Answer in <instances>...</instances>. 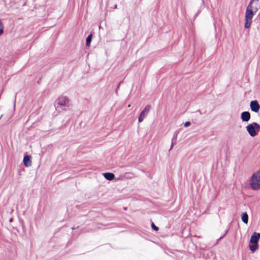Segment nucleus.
<instances>
[{"instance_id": "21", "label": "nucleus", "mask_w": 260, "mask_h": 260, "mask_svg": "<svg viewBox=\"0 0 260 260\" xmlns=\"http://www.w3.org/2000/svg\"><path fill=\"white\" fill-rule=\"evenodd\" d=\"M191 124V123L190 121H186L184 124V127H188L189 126V125H190Z\"/></svg>"}, {"instance_id": "13", "label": "nucleus", "mask_w": 260, "mask_h": 260, "mask_svg": "<svg viewBox=\"0 0 260 260\" xmlns=\"http://www.w3.org/2000/svg\"><path fill=\"white\" fill-rule=\"evenodd\" d=\"M150 108H151V106L150 105H148L145 107L144 110L140 113H141L142 115H145V116L146 117L149 111L150 110Z\"/></svg>"}, {"instance_id": "1", "label": "nucleus", "mask_w": 260, "mask_h": 260, "mask_svg": "<svg viewBox=\"0 0 260 260\" xmlns=\"http://www.w3.org/2000/svg\"><path fill=\"white\" fill-rule=\"evenodd\" d=\"M70 101L69 98L66 96H61L57 99L54 106L57 111L60 112L67 110L70 107Z\"/></svg>"}, {"instance_id": "23", "label": "nucleus", "mask_w": 260, "mask_h": 260, "mask_svg": "<svg viewBox=\"0 0 260 260\" xmlns=\"http://www.w3.org/2000/svg\"><path fill=\"white\" fill-rule=\"evenodd\" d=\"M120 83H121V82H120V83H119V85H118L117 86V88H118L119 87V85H120Z\"/></svg>"}, {"instance_id": "24", "label": "nucleus", "mask_w": 260, "mask_h": 260, "mask_svg": "<svg viewBox=\"0 0 260 260\" xmlns=\"http://www.w3.org/2000/svg\"><path fill=\"white\" fill-rule=\"evenodd\" d=\"M117 8V5H116L114 7V8Z\"/></svg>"}, {"instance_id": "16", "label": "nucleus", "mask_w": 260, "mask_h": 260, "mask_svg": "<svg viewBox=\"0 0 260 260\" xmlns=\"http://www.w3.org/2000/svg\"><path fill=\"white\" fill-rule=\"evenodd\" d=\"M145 117L146 116H145V115H142V114L140 113L138 118L139 122H141Z\"/></svg>"}, {"instance_id": "18", "label": "nucleus", "mask_w": 260, "mask_h": 260, "mask_svg": "<svg viewBox=\"0 0 260 260\" xmlns=\"http://www.w3.org/2000/svg\"><path fill=\"white\" fill-rule=\"evenodd\" d=\"M151 227L155 231H157L159 229L156 226L153 222H152L151 224Z\"/></svg>"}, {"instance_id": "8", "label": "nucleus", "mask_w": 260, "mask_h": 260, "mask_svg": "<svg viewBox=\"0 0 260 260\" xmlns=\"http://www.w3.org/2000/svg\"><path fill=\"white\" fill-rule=\"evenodd\" d=\"M250 117V113L248 111L243 112L241 114V118L243 122L248 121Z\"/></svg>"}, {"instance_id": "2", "label": "nucleus", "mask_w": 260, "mask_h": 260, "mask_svg": "<svg viewBox=\"0 0 260 260\" xmlns=\"http://www.w3.org/2000/svg\"><path fill=\"white\" fill-rule=\"evenodd\" d=\"M250 185L254 190L260 189V170L254 173L250 178Z\"/></svg>"}, {"instance_id": "17", "label": "nucleus", "mask_w": 260, "mask_h": 260, "mask_svg": "<svg viewBox=\"0 0 260 260\" xmlns=\"http://www.w3.org/2000/svg\"><path fill=\"white\" fill-rule=\"evenodd\" d=\"M177 140L172 139L171 140V145L169 151H170L173 147V146L176 144Z\"/></svg>"}, {"instance_id": "15", "label": "nucleus", "mask_w": 260, "mask_h": 260, "mask_svg": "<svg viewBox=\"0 0 260 260\" xmlns=\"http://www.w3.org/2000/svg\"><path fill=\"white\" fill-rule=\"evenodd\" d=\"M4 32V26L2 22V21L0 20V36H1Z\"/></svg>"}, {"instance_id": "4", "label": "nucleus", "mask_w": 260, "mask_h": 260, "mask_svg": "<svg viewBox=\"0 0 260 260\" xmlns=\"http://www.w3.org/2000/svg\"><path fill=\"white\" fill-rule=\"evenodd\" d=\"M255 12L251 11L248 7L246 8L245 17V24L244 27L245 28H249L252 23V19Z\"/></svg>"}, {"instance_id": "19", "label": "nucleus", "mask_w": 260, "mask_h": 260, "mask_svg": "<svg viewBox=\"0 0 260 260\" xmlns=\"http://www.w3.org/2000/svg\"><path fill=\"white\" fill-rule=\"evenodd\" d=\"M177 135H178V133L175 132L174 134L173 137L172 138V139L177 140Z\"/></svg>"}, {"instance_id": "14", "label": "nucleus", "mask_w": 260, "mask_h": 260, "mask_svg": "<svg viewBox=\"0 0 260 260\" xmlns=\"http://www.w3.org/2000/svg\"><path fill=\"white\" fill-rule=\"evenodd\" d=\"M92 37V35L90 34V35H88V37H87V38L86 39V44L87 46H90V43L91 41Z\"/></svg>"}, {"instance_id": "11", "label": "nucleus", "mask_w": 260, "mask_h": 260, "mask_svg": "<svg viewBox=\"0 0 260 260\" xmlns=\"http://www.w3.org/2000/svg\"><path fill=\"white\" fill-rule=\"evenodd\" d=\"M258 247L259 246L258 243H252V244L249 245V249L252 252H254L255 251L257 250L258 249Z\"/></svg>"}, {"instance_id": "22", "label": "nucleus", "mask_w": 260, "mask_h": 260, "mask_svg": "<svg viewBox=\"0 0 260 260\" xmlns=\"http://www.w3.org/2000/svg\"><path fill=\"white\" fill-rule=\"evenodd\" d=\"M16 96V95H15V96ZM15 101H16V98H15V100H14V108H15Z\"/></svg>"}, {"instance_id": "25", "label": "nucleus", "mask_w": 260, "mask_h": 260, "mask_svg": "<svg viewBox=\"0 0 260 260\" xmlns=\"http://www.w3.org/2000/svg\"><path fill=\"white\" fill-rule=\"evenodd\" d=\"M12 219H10V221H12Z\"/></svg>"}, {"instance_id": "6", "label": "nucleus", "mask_w": 260, "mask_h": 260, "mask_svg": "<svg viewBox=\"0 0 260 260\" xmlns=\"http://www.w3.org/2000/svg\"><path fill=\"white\" fill-rule=\"evenodd\" d=\"M250 107L252 111L257 113L260 109V105L257 101L254 100L251 101L250 103Z\"/></svg>"}, {"instance_id": "12", "label": "nucleus", "mask_w": 260, "mask_h": 260, "mask_svg": "<svg viewBox=\"0 0 260 260\" xmlns=\"http://www.w3.org/2000/svg\"><path fill=\"white\" fill-rule=\"evenodd\" d=\"M242 221L245 224H247L248 222V215L246 212L242 213L241 216Z\"/></svg>"}, {"instance_id": "5", "label": "nucleus", "mask_w": 260, "mask_h": 260, "mask_svg": "<svg viewBox=\"0 0 260 260\" xmlns=\"http://www.w3.org/2000/svg\"><path fill=\"white\" fill-rule=\"evenodd\" d=\"M247 7L256 13L260 9V4L258 0H251Z\"/></svg>"}, {"instance_id": "7", "label": "nucleus", "mask_w": 260, "mask_h": 260, "mask_svg": "<svg viewBox=\"0 0 260 260\" xmlns=\"http://www.w3.org/2000/svg\"><path fill=\"white\" fill-rule=\"evenodd\" d=\"M260 239V233L257 232H254L250 238V243H258V242Z\"/></svg>"}, {"instance_id": "10", "label": "nucleus", "mask_w": 260, "mask_h": 260, "mask_svg": "<svg viewBox=\"0 0 260 260\" xmlns=\"http://www.w3.org/2000/svg\"><path fill=\"white\" fill-rule=\"evenodd\" d=\"M103 175L106 179L109 181H111L115 178V175L112 173H105L103 174Z\"/></svg>"}, {"instance_id": "20", "label": "nucleus", "mask_w": 260, "mask_h": 260, "mask_svg": "<svg viewBox=\"0 0 260 260\" xmlns=\"http://www.w3.org/2000/svg\"><path fill=\"white\" fill-rule=\"evenodd\" d=\"M228 230H226L225 231V232L224 233V234L222 236H221L218 240H217V242L219 241V240H220L221 239H222L224 236L225 235L228 233Z\"/></svg>"}, {"instance_id": "9", "label": "nucleus", "mask_w": 260, "mask_h": 260, "mask_svg": "<svg viewBox=\"0 0 260 260\" xmlns=\"http://www.w3.org/2000/svg\"><path fill=\"white\" fill-rule=\"evenodd\" d=\"M23 162L25 167H28L31 165V156L30 155L24 156Z\"/></svg>"}, {"instance_id": "3", "label": "nucleus", "mask_w": 260, "mask_h": 260, "mask_svg": "<svg viewBox=\"0 0 260 260\" xmlns=\"http://www.w3.org/2000/svg\"><path fill=\"white\" fill-rule=\"evenodd\" d=\"M246 128L251 137H254L260 130V125L256 122H252L248 124Z\"/></svg>"}]
</instances>
